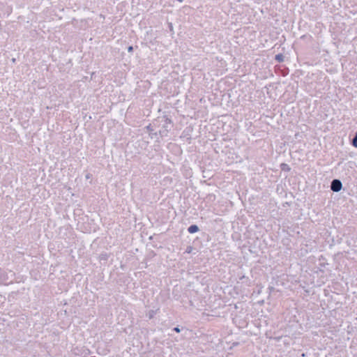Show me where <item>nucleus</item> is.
Listing matches in <instances>:
<instances>
[{
    "label": "nucleus",
    "mask_w": 357,
    "mask_h": 357,
    "mask_svg": "<svg viewBox=\"0 0 357 357\" xmlns=\"http://www.w3.org/2000/svg\"><path fill=\"white\" fill-rule=\"evenodd\" d=\"M237 344H238V342L234 343V345H237Z\"/></svg>",
    "instance_id": "nucleus-43"
},
{
    "label": "nucleus",
    "mask_w": 357,
    "mask_h": 357,
    "mask_svg": "<svg viewBox=\"0 0 357 357\" xmlns=\"http://www.w3.org/2000/svg\"><path fill=\"white\" fill-rule=\"evenodd\" d=\"M153 248H157V245H153Z\"/></svg>",
    "instance_id": "nucleus-42"
},
{
    "label": "nucleus",
    "mask_w": 357,
    "mask_h": 357,
    "mask_svg": "<svg viewBox=\"0 0 357 357\" xmlns=\"http://www.w3.org/2000/svg\"><path fill=\"white\" fill-rule=\"evenodd\" d=\"M255 325L259 328L262 326L266 327L268 325V320L266 319V317L262 315L261 317L258 320H255Z\"/></svg>",
    "instance_id": "nucleus-13"
},
{
    "label": "nucleus",
    "mask_w": 357,
    "mask_h": 357,
    "mask_svg": "<svg viewBox=\"0 0 357 357\" xmlns=\"http://www.w3.org/2000/svg\"><path fill=\"white\" fill-rule=\"evenodd\" d=\"M261 206H259L257 209V222L258 224L256 225L257 228L259 229H262V227L264 224H266V218L268 214V209L266 208V204L264 203L261 204Z\"/></svg>",
    "instance_id": "nucleus-4"
},
{
    "label": "nucleus",
    "mask_w": 357,
    "mask_h": 357,
    "mask_svg": "<svg viewBox=\"0 0 357 357\" xmlns=\"http://www.w3.org/2000/svg\"><path fill=\"white\" fill-rule=\"evenodd\" d=\"M264 301L262 300L261 301H259V303H264Z\"/></svg>",
    "instance_id": "nucleus-40"
},
{
    "label": "nucleus",
    "mask_w": 357,
    "mask_h": 357,
    "mask_svg": "<svg viewBox=\"0 0 357 357\" xmlns=\"http://www.w3.org/2000/svg\"><path fill=\"white\" fill-rule=\"evenodd\" d=\"M330 188L333 192H339L342 189V183L339 178H334L331 182Z\"/></svg>",
    "instance_id": "nucleus-7"
},
{
    "label": "nucleus",
    "mask_w": 357,
    "mask_h": 357,
    "mask_svg": "<svg viewBox=\"0 0 357 357\" xmlns=\"http://www.w3.org/2000/svg\"><path fill=\"white\" fill-rule=\"evenodd\" d=\"M268 118H273V116L269 114Z\"/></svg>",
    "instance_id": "nucleus-41"
},
{
    "label": "nucleus",
    "mask_w": 357,
    "mask_h": 357,
    "mask_svg": "<svg viewBox=\"0 0 357 357\" xmlns=\"http://www.w3.org/2000/svg\"><path fill=\"white\" fill-rule=\"evenodd\" d=\"M212 197H213V199H215V195H208L207 196V198H208L210 200L211 199V198H212Z\"/></svg>",
    "instance_id": "nucleus-31"
},
{
    "label": "nucleus",
    "mask_w": 357,
    "mask_h": 357,
    "mask_svg": "<svg viewBox=\"0 0 357 357\" xmlns=\"http://www.w3.org/2000/svg\"><path fill=\"white\" fill-rule=\"evenodd\" d=\"M193 247L191 246V245H188L187 246L186 248V250H185V252L190 254V253H192V250H193Z\"/></svg>",
    "instance_id": "nucleus-27"
},
{
    "label": "nucleus",
    "mask_w": 357,
    "mask_h": 357,
    "mask_svg": "<svg viewBox=\"0 0 357 357\" xmlns=\"http://www.w3.org/2000/svg\"><path fill=\"white\" fill-rule=\"evenodd\" d=\"M167 26H168V29H169V32H170L172 34H174V31L173 24H172V22H168V23H167Z\"/></svg>",
    "instance_id": "nucleus-24"
},
{
    "label": "nucleus",
    "mask_w": 357,
    "mask_h": 357,
    "mask_svg": "<svg viewBox=\"0 0 357 357\" xmlns=\"http://www.w3.org/2000/svg\"><path fill=\"white\" fill-rule=\"evenodd\" d=\"M264 74H266V72H265V71H263L261 69H259V73H258V75H261V78H264V79H266V75H264Z\"/></svg>",
    "instance_id": "nucleus-26"
},
{
    "label": "nucleus",
    "mask_w": 357,
    "mask_h": 357,
    "mask_svg": "<svg viewBox=\"0 0 357 357\" xmlns=\"http://www.w3.org/2000/svg\"><path fill=\"white\" fill-rule=\"evenodd\" d=\"M282 338V335H279V336H275V337L269 335V337H268L269 341L273 340H275V341H279Z\"/></svg>",
    "instance_id": "nucleus-23"
},
{
    "label": "nucleus",
    "mask_w": 357,
    "mask_h": 357,
    "mask_svg": "<svg viewBox=\"0 0 357 357\" xmlns=\"http://www.w3.org/2000/svg\"><path fill=\"white\" fill-rule=\"evenodd\" d=\"M167 148L170 150V151L176 155H181L183 151L179 145L175 143H169Z\"/></svg>",
    "instance_id": "nucleus-8"
},
{
    "label": "nucleus",
    "mask_w": 357,
    "mask_h": 357,
    "mask_svg": "<svg viewBox=\"0 0 357 357\" xmlns=\"http://www.w3.org/2000/svg\"><path fill=\"white\" fill-rule=\"evenodd\" d=\"M271 274L273 275L272 276V281H271V284L273 285H276V286H279V285H283L284 284V279L282 278V276H284V274L282 273V275H280V276L279 275H276V277H275L273 275V273L271 272Z\"/></svg>",
    "instance_id": "nucleus-11"
},
{
    "label": "nucleus",
    "mask_w": 357,
    "mask_h": 357,
    "mask_svg": "<svg viewBox=\"0 0 357 357\" xmlns=\"http://www.w3.org/2000/svg\"><path fill=\"white\" fill-rule=\"evenodd\" d=\"M160 137V135L158 134V132H151V138H156V139H158Z\"/></svg>",
    "instance_id": "nucleus-25"
},
{
    "label": "nucleus",
    "mask_w": 357,
    "mask_h": 357,
    "mask_svg": "<svg viewBox=\"0 0 357 357\" xmlns=\"http://www.w3.org/2000/svg\"><path fill=\"white\" fill-rule=\"evenodd\" d=\"M156 310H150L148 313L146 314V317L149 319H152L154 318L155 315L156 314Z\"/></svg>",
    "instance_id": "nucleus-20"
},
{
    "label": "nucleus",
    "mask_w": 357,
    "mask_h": 357,
    "mask_svg": "<svg viewBox=\"0 0 357 357\" xmlns=\"http://www.w3.org/2000/svg\"><path fill=\"white\" fill-rule=\"evenodd\" d=\"M127 50H128V52L129 53H132L133 51H134V47L132 45H129L128 47H127Z\"/></svg>",
    "instance_id": "nucleus-29"
},
{
    "label": "nucleus",
    "mask_w": 357,
    "mask_h": 357,
    "mask_svg": "<svg viewBox=\"0 0 357 357\" xmlns=\"http://www.w3.org/2000/svg\"><path fill=\"white\" fill-rule=\"evenodd\" d=\"M269 16H271V18L275 22V25H279V20L275 19V17H278V14L275 13L271 8H269Z\"/></svg>",
    "instance_id": "nucleus-18"
},
{
    "label": "nucleus",
    "mask_w": 357,
    "mask_h": 357,
    "mask_svg": "<svg viewBox=\"0 0 357 357\" xmlns=\"http://www.w3.org/2000/svg\"><path fill=\"white\" fill-rule=\"evenodd\" d=\"M151 254L152 256H155L156 255L154 251H151Z\"/></svg>",
    "instance_id": "nucleus-35"
},
{
    "label": "nucleus",
    "mask_w": 357,
    "mask_h": 357,
    "mask_svg": "<svg viewBox=\"0 0 357 357\" xmlns=\"http://www.w3.org/2000/svg\"><path fill=\"white\" fill-rule=\"evenodd\" d=\"M282 32V30L280 28L273 26V30L269 28V45L275 42L273 46L269 49V51H273L272 54L276 52V49L278 51L285 40L283 35L280 36Z\"/></svg>",
    "instance_id": "nucleus-1"
},
{
    "label": "nucleus",
    "mask_w": 357,
    "mask_h": 357,
    "mask_svg": "<svg viewBox=\"0 0 357 357\" xmlns=\"http://www.w3.org/2000/svg\"><path fill=\"white\" fill-rule=\"evenodd\" d=\"M153 237H154V235H153V236H149V239L150 241H152V240H153Z\"/></svg>",
    "instance_id": "nucleus-34"
},
{
    "label": "nucleus",
    "mask_w": 357,
    "mask_h": 357,
    "mask_svg": "<svg viewBox=\"0 0 357 357\" xmlns=\"http://www.w3.org/2000/svg\"><path fill=\"white\" fill-rule=\"evenodd\" d=\"M199 226L195 224L190 225L187 229L189 234H195L199 231Z\"/></svg>",
    "instance_id": "nucleus-14"
},
{
    "label": "nucleus",
    "mask_w": 357,
    "mask_h": 357,
    "mask_svg": "<svg viewBox=\"0 0 357 357\" xmlns=\"http://www.w3.org/2000/svg\"><path fill=\"white\" fill-rule=\"evenodd\" d=\"M92 177V174L91 173H87L85 176L86 179H89Z\"/></svg>",
    "instance_id": "nucleus-30"
},
{
    "label": "nucleus",
    "mask_w": 357,
    "mask_h": 357,
    "mask_svg": "<svg viewBox=\"0 0 357 357\" xmlns=\"http://www.w3.org/2000/svg\"><path fill=\"white\" fill-rule=\"evenodd\" d=\"M172 331L178 333L181 332V328H180L179 326H177L173 328Z\"/></svg>",
    "instance_id": "nucleus-28"
},
{
    "label": "nucleus",
    "mask_w": 357,
    "mask_h": 357,
    "mask_svg": "<svg viewBox=\"0 0 357 357\" xmlns=\"http://www.w3.org/2000/svg\"><path fill=\"white\" fill-rule=\"evenodd\" d=\"M319 265H320L321 266H325V264H324V263H321Z\"/></svg>",
    "instance_id": "nucleus-37"
},
{
    "label": "nucleus",
    "mask_w": 357,
    "mask_h": 357,
    "mask_svg": "<svg viewBox=\"0 0 357 357\" xmlns=\"http://www.w3.org/2000/svg\"><path fill=\"white\" fill-rule=\"evenodd\" d=\"M282 93V85L280 83L269 84V98L274 100L280 98Z\"/></svg>",
    "instance_id": "nucleus-5"
},
{
    "label": "nucleus",
    "mask_w": 357,
    "mask_h": 357,
    "mask_svg": "<svg viewBox=\"0 0 357 357\" xmlns=\"http://www.w3.org/2000/svg\"><path fill=\"white\" fill-rule=\"evenodd\" d=\"M280 167H281L282 170H283V171H290V169H291L289 166L286 163H282L280 165Z\"/></svg>",
    "instance_id": "nucleus-22"
},
{
    "label": "nucleus",
    "mask_w": 357,
    "mask_h": 357,
    "mask_svg": "<svg viewBox=\"0 0 357 357\" xmlns=\"http://www.w3.org/2000/svg\"><path fill=\"white\" fill-rule=\"evenodd\" d=\"M9 280L8 273L3 268H0V284H8L7 281Z\"/></svg>",
    "instance_id": "nucleus-12"
},
{
    "label": "nucleus",
    "mask_w": 357,
    "mask_h": 357,
    "mask_svg": "<svg viewBox=\"0 0 357 357\" xmlns=\"http://www.w3.org/2000/svg\"><path fill=\"white\" fill-rule=\"evenodd\" d=\"M193 244L196 246L201 247L202 245V241L200 239L199 236H197L196 238L194 239Z\"/></svg>",
    "instance_id": "nucleus-21"
},
{
    "label": "nucleus",
    "mask_w": 357,
    "mask_h": 357,
    "mask_svg": "<svg viewBox=\"0 0 357 357\" xmlns=\"http://www.w3.org/2000/svg\"><path fill=\"white\" fill-rule=\"evenodd\" d=\"M271 18L269 17V18H268V20H269V24H273V22L271 21Z\"/></svg>",
    "instance_id": "nucleus-36"
},
{
    "label": "nucleus",
    "mask_w": 357,
    "mask_h": 357,
    "mask_svg": "<svg viewBox=\"0 0 357 357\" xmlns=\"http://www.w3.org/2000/svg\"><path fill=\"white\" fill-rule=\"evenodd\" d=\"M350 144L357 149V131L354 133L353 137L350 139Z\"/></svg>",
    "instance_id": "nucleus-17"
},
{
    "label": "nucleus",
    "mask_w": 357,
    "mask_h": 357,
    "mask_svg": "<svg viewBox=\"0 0 357 357\" xmlns=\"http://www.w3.org/2000/svg\"><path fill=\"white\" fill-rule=\"evenodd\" d=\"M193 132V126L190 125L187 126L182 132L181 138H185L190 144L192 140V132Z\"/></svg>",
    "instance_id": "nucleus-6"
},
{
    "label": "nucleus",
    "mask_w": 357,
    "mask_h": 357,
    "mask_svg": "<svg viewBox=\"0 0 357 357\" xmlns=\"http://www.w3.org/2000/svg\"><path fill=\"white\" fill-rule=\"evenodd\" d=\"M280 48H281L280 52H279V50H278V53H277V54H275V52L274 53L273 59L277 63H282L284 60V47H281ZM276 52H278L277 50H276ZM272 53H273V51H271V53H269V55L270 54L273 55V54H272Z\"/></svg>",
    "instance_id": "nucleus-9"
},
{
    "label": "nucleus",
    "mask_w": 357,
    "mask_h": 357,
    "mask_svg": "<svg viewBox=\"0 0 357 357\" xmlns=\"http://www.w3.org/2000/svg\"><path fill=\"white\" fill-rule=\"evenodd\" d=\"M264 89H266V92L268 93V87H267L266 86H265L264 87Z\"/></svg>",
    "instance_id": "nucleus-38"
},
{
    "label": "nucleus",
    "mask_w": 357,
    "mask_h": 357,
    "mask_svg": "<svg viewBox=\"0 0 357 357\" xmlns=\"http://www.w3.org/2000/svg\"><path fill=\"white\" fill-rule=\"evenodd\" d=\"M109 257V254L107 252H102L100 254L98 258L100 261H104L106 263Z\"/></svg>",
    "instance_id": "nucleus-16"
},
{
    "label": "nucleus",
    "mask_w": 357,
    "mask_h": 357,
    "mask_svg": "<svg viewBox=\"0 0 357 357\" xmlns=\"http://www.w3.org/2000/svg\"><path fill=\"white\" fill-rule=\"evenodd\" d=\"M158 121H160V119H154L151 123H149L144 128V129L149 132L150 135L151 132H153L156 128H160V123H158L159 122Z\"/></svg>",
    "instance_id": "nucleus-10"
},
{
    "label": "nucleus",
    "mask_w": 357,
    "mask_h": 357,
    "mask_svg": "<svg viewBox=\"0 0 357 357\" xmlns=\"http://www.w3.org/2000/svg\"><path fill=\"white\" fill-rule=\"evenodd\" d=\"M155 119H160V122L158 123H160V127L161 128L158 131L160 137L162 138L167 137L169 132L174 127V122L171 116L164 114L157 117Z\"/></svg>",
    "instance_id": "nucleus-3"
},
{
    "label": "nucleus",
    "mask_w": 357,
    "mask_h": 357,
    "mask_svg": "<svg viewBox=\"0 0 357 357\" xmlns=\"http://www.w3.org/2000/svg\"><path fill=\"white\" fill-rule=\"evenodd\" d=\"M15 61H16V59H12L13 63H15Z\"/></svg>",
    "instance_id": "nucleus-39"
},
{
    "label": "nucleus",
    "mask_w": 357,
    "mask_h": 357,
    "mask_svg": "<svg viewBox=\"0 0 357 357\" xmlns=\"http://www.w3.org/2000/svg\"><path fill=\"white\" fill-rule=\"evenodd\" d=\"M274 204L272 202V200L270 199L269 200V203H268V205H269V208L272 207V205H273Z\"/></svg>",
    "instance_id": "nucleus-32"
},
{
    "label": "nucleus",
    "mask_w": 357,
    "mask_h": 357,
    "mask_svg": "<svg viewBox=\"0 0 357 357\" xmlns=\"http://www.w3.org/2000/svg\"><path fill=\"white\" fill-rule=\"evenodd\" d=\"M267 229L263 228V231L259 230L255 232L256 239L254 241V248H257L259 250H255V252H260L261 255H264V257H266V250H268V243L265 237V232Z\"/></svg>",
    "instance_id": "nucleus-2"
},
{
    "label": "nucleus",
    "mask_w": 357,
    "mask_h": 357,
    "mask_svg": "<svg viewBox=\"0 0 357 357\" xmlns=\"http://www.w3.org/2000/svg\"><path fill=\"white\" fill-rule=\"evenodd\" d=\"M199 237L200 238V239L202 241H205V242H209L211 239V237L210 236V235L204 231L200 233V236Z\"/></svg>",
    "instance_id": "nucleus-15"
},
{
    "label": "nucleus",
    "mask_w": 357,
    "mask_h": 357,
    "mask_svg": "<svg viewBox=\"0 0 357 357\" xmlns=\"http://www.w3.org/2000/svg\"><path fill=\"white\" fill-rule=\"evenodd\" d=\"M268 290H269V298L271 296V294L275 292L279 293V296L281 295L280 290L275 289V288L274 287L269 286Z\"/></svg>",
    "instance_id": "nucleus-19"
},
{
    "label": "nucleus",
    "mask_w": 357,
    "mask_h": 357,
    "mask_svg": "<svg viewBox=\"0 0 357 357\" xmlns=\"http://www.w3.org/2000/svg\"><path fill=\"white\" fill-rule=\"evenodd\" d=\"M264 335L266 336V337H268V330L267 329L265 330Z\"/></svg>",
    "instance_id": "nucleus-33"
}]
</instances>
